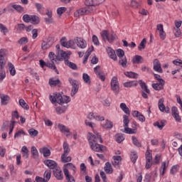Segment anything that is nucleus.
<instances>
[{
	"mask_svg": "<svg viewBox=\"0 0 182 182\" xmlns=\"http://www.w3.org/2000/svg\"><path fill=\"white\" fill-rule=\"evenodd\" d=\"M51 176H52V171L46 170L43 174V179L46 181V182H48L49 181V180H50Z\"/></svg>",
	"mask_w": 182,
	"mask_h": 182,
	"instance_id": "nucleus-34",
	"label": "nucleus"
},
{
	"mask_svg": "<svg viewBox=\"0 0 182 182\" xmlns=\"http://www.w3.org/2000/svg\"><path fill=\"white\" fill-rule=\"evenodd\" d=\"M85 5L87 6V9H89L91 12L95 11L93 6V0H86L85 1Z\"/></svg>",
	"mask_w": 182,
	"mask_h": 182,
	"instance_id": "nucleus-30",
	"label": "nucleus"
},
{
	"mask_svg": "<svg viewBox=\"0 0 182 182\" xmlns=\"http://www.w3.org/2000/svg\"><path fill=\"white\" fill-rule=\"evenodd\" d=\"M68 156V155H61L62 163H69V161H72V157Z\"/></svg>",
	"mask_w": 182,
	"mask_h": 182,
	"instance_id": "nucleus-47",
	"label": "nucleus"
},
{
	"mask_svg": "<svg viewBox=\"0 0 182 182\" xmlns=\"http://www.w3.org/2000/svg\"><path fill=\"white\" fill-rule=\"evenodd\" d=\"M45 166H47L48 168L50 170H55V168H57L58 166V163L53 160L50 159H46L43 161Z\"/></svg>",
	"mask_w": 182,
	"mask_h": 182,
	"instance_id": "nucleus-8",
	"label": "nucleus"
},
{
	"mask_svg": "<svg viewBox=\"0 0 182 182\" xmlns=\"http://www.w3.org/2000/svg\"><path fill=\"white\" fill-rule=\"evenodd\" d=\"M102 127L106 130H110L113 128V122L107 119L105 124L102 125Z\"/></svg>",
	"mask_w": 182,
	"mask_h": 182,
	"instance_id": "nucleus-36",
	"label": "nucleus"
},
{
	"mask_svg": "<svg viewBox=\"0 0 182 182\" xmlns=\"http://www.w3.org/2000/svg\"><path fill=\"white\" fill-rule=\"evenodd\" d=\"M30 22L33 25H39V23L41 22V18H39V17L38 16L32 15L31 20Z\"/></svg>",
	"mask_w": 182,
	"mask_h": 182,
	"instance_id": "nucleus-29",
	"label": "nucleus"
},
{
	"mask_svg": "<svg viewBox=\"0 0 182 182\" xmlns=\"http://www.w3.org/2000/svg\"><path fill=\"white\" fill-rule=\"evenodd\" d=\"M137 81H129L124 83V87H136L137 86Z\"/></svg>",
	"mask_w": 182,
	"mask_h": 182,
	"instance_id": "nucleus-35",
	"label": "nucleus"
},
{
	"mask_svg": "<svg viewBox=\"0 0 182 182\" xmlns=\"http://www.w3.org/2000/svg\"><path fill=\"white\" fill-rule=\"evenodd\" d=\"M92 12L87 7H82L79 9L74 13V16L75 18H79V16H83V15H89Z\"/></svg>",
	"mask_w": 182,
	"mask_h": 182,
	"instance_id": "nucleus-6",
	"label": "nucleus"
},
{
	"mask_svg": "<svg viewBox=\"0 0 182 182\" xmlns=\"http://www.w3.org/2000/svg\"><path fill=\"white\" fill-rule=\"evenodd\" d=\"M31 154L33 156V159H34L35 160H38V159H39V152L38 151L36 147H31Z\"/></svg>",
	"mask_w": 182,
	"mask_h": 182,
	"instance_id": "nucleus-26",
	"label": "nucleus"
},
{
	"mask_svg": "<svg viewBox=\"0 0 182 182\" xmlns=\"http://www.w3.org/2000/svg\"><path fill=\"white\" fill-rule=\"evenodd\" d=\"M93 46H91L90 48H88V50H87L85 56H84V60H83V63H86V62H87V60L89 59V56H90L92 52H93Z\"/></svg>",
	"mask_w": 182,
	"mask_h": 182,
	"instance_id": "nucleus-24",
	"label": "nucleus"
},
{
	"mask_svg": "<svg viewBox=\"0 0 182 182\" xmlns=\"http://www.w3.org/2000/svg\"><path fill=\"white\" fill-rule=\"evenodd\" d=\"M117 55L119 58V65H122V68H126L127 66V58L124 55V50L119 48L117 50Z\"/></svg>",
	"mask_w": 182,
	"mask_h": 182,
	"instance_id": "nucleus-2",
	"label": "nucleus"
},
{
	"mask_svg": "<svg viewBox=\"0 0 182 182\" xmlns=\"http://www.w3.org/2000/svg\"><path fill=\"white\" fill-rule=\"evenodd\" d=\"M159 109L161 112H164L166 110V106L164 105V98H161L159 100Z\"/></svg>",
	"mask_w": 182,
	"mask_h": 182,
	"instance_id": "nucleus-39",
	"label": "nucleus"
},
{
	"mask_svg": "<svg viewBox=\"0 0 182 182\" xmlns=\"http://www.w3.org/2000/svg\"><path fill=\"white\" fill-rule=\"evenodd\" d=\"M124 75L127 77H131L132 79H137V76H139L137 73L133 72H126L124 73Z\"/></svg>",
	"mask_w": 182,
	"mask_h": 182,
	"instance_id": "nucleus-42",
	"label": "nucleus"
},
{
	"mask_svg": "<svg viewBox=\"0 0 182 182\" xmlns=\"http://www.w3.org/2000/svg\"><path fill=\"white\" fill-rule=\"evenodd\" d=\"M178 168H180V166L178 165L173 166L170 171L171 174H176V173L178 171Z\"/></svg>",
	"mask_w": 182,
	"mask_h": 182,
	"instance_id": "nucleus-59",
	"label": "nucleus"
},
{
	"mask_svg": "<svg viewBox=\"0 0 182 182\" xmlns=\"http://www.w3.org/2000/svg\"><path fill=\"white\" fill-rule=\"evenodd\" d=\"M48 58L51 63H55V62H58V60H59L60 62H62V60H63L62 58L59 57V55H56L53 52L49 53Z\"/></svg>",
	"mask_w": 182,
	"mask_h": 182,
	"instance_id": "nucleus-12",
	"label": "nucleus"
},
{
	"mask_svg": "<svg viewBox=\"0 0 182 182\" xmlns=\"http://www.w3.org/2000/svg\"><path fill=\"white\" fill-rule=\"evenodd\" d=\"M178 112V109H177L176 107H172L171 108V113L173 117L176 120V122H181V118L180 117V115L177 113Z\"/></svg>",
	"mask_w": 182,
	"mask_h": 182,
	"instance_id": "nucleus-16",
	"label": "nucleus"
},
{
	"mask_svg": "<svg viewBox=\"0 0 182 182\" xmlns=\"http://www.w3.org/2000/svg\"><path fill=\"white\" fill-rule=\"evenodd\" d=\"M53 38L52 37H48L43 41L41 43V49L43 50H46V49H49L52 45H53Z\"/></svg>",
	"mask_w": 182,
	"mask_h": 182,
	"instance_id": "nucleus-5",
	"label": "nucleus"
},
{
	"mask_svg": "<svg viewBox=\"0 0 182 182\" xmlns=\"http://www.w3.org/2000/svg\"><path fill=\"white\" fill-rule=\"evenodd\" d=\"M167 167H168V164H167L166 161L162 162V164L160 168L161 176H163L164 174V173L166 172V170H167Z\"/></svg>",
	"mask_w": 182,
	"mask_h": 182,
	"instance_id": "nucleus-38",
	"label": "nucleus"
},
{
	"mask_svg": "<svg viewBox=\"0 0 182 182\" xmlns=\"http://www.w3.org/2000/svg\"><path fill=\"white\" fill-rule=\"evenodd\" d=\"M138 159V156L137 154L135 152L132 153L131 154V160L132 161V163L134 164L136 163V161H137Z\"/></svg>",
	"mask_w": 182,
	"mask_h": 182,
	"instance_id": "nucleus-64",
	"label": "nucleus"
},
{
	"mask_svg": "<svg viewBox=\"0 0 182 182\" xmlns=\"http://www.w3.org/2000/svg\"><path fill=\"white\" fill-rule=\"evenodd\" d=\"M123 123H124V129L129 127V124L130 123V119H129V116L124 114L123 115Z\"/></svg>",
	"mask_w": 182,
	"mask_h": 182,
	"instance_id": "nucleus-45",
	"label": "nucleus"
},
{
	"mask_svg": "<svg viewBox=\"0 0 182 182\" xmlns=\"http://www.w3.org/2000/svg\"><path fill=\"white\" fill-rule=\"evenodd\" d=\"M120 109H122V111H124V112L126 114H128V116H130V109H129V107H127V105H126V103H121Z\"/></svg>",
	"mask_w": 182,
	"mask_h": 182,
	"instance_id": "nucleus-37",
	"label": "nucleus"
},
{
	"mask_svg": "<svg viewBox=\"0 0 182 182\" xmlns=\"http://www.w3.org/2000/svg\"><path fill=\"white\" fill-rule=\"evenodd\" d=\"M60 58H62L63 59H64L65 60V63H66V60H69V55L68 53H66V52L61 50L60 51Z\"/></svg>",
	"mask_w": 182,
	"mask_h": 182,
	"instance_id": "nucleus-56",
	"label": "nucleus"
},
{
	"mask_svg": "<svg viewBox=\"0 0 182 182\" xmlns=\"http://www.w3.org/2000/svg\"><path fill=\"white\" fill-rule=\"evenodd\" d=\"M60 44L61 46H63V48H67L68 49H69V44L68 41H66V37H63L60 39Z\"/></svg>",
	"mask_w": 182,
	"mask_h": 182,
	"instance_id": "nucleus-49",
	"label": "nucleus"
},
{
	"mask_svg": "<svg viewBox=\"0 0 182 182\" xmlns=\"http://www.w3.org/2000/svg\"><path fill=\"white\" fill-rule=\"evenodd\" d=\"M115 140L117 143H122L124 140V135L123 134H117L115 135Z\"/></svg>",
	"mask_w": 182,
	"mask_h": 182,
	"instance_id": "nucleus-44",
	"label": "nucleus"
},
{
	"mask_svg": "<svg viewBox=\"0 0 182 182\" xmlns=\"http://www.w3.org/2000/svg\"><path fill=\"white\" fill-rule=\"evenodd\" d=\"M53 174L55 178L59 181L63 180V172H62V169L60 167L57 166L54 170H53Z\"/></svg>",
	"mask_w": 182,
	"mask_h": 182,
	"instance_id": "nucleus-7",
	"label": "nucleus"
},
{
	"mask_svg": "<svg viewBox=\"0 0 182 182\" xmlns=\"http://www.w3.org/2000/svg\"><path fill=\"white\" fill-rule=\"evenodd\" d=\"M28 134H30V136H31V137H36V136H38V134H39V132H38V130L31 128L30 129H28Z\"/></svg>",
	"mask_w": 182,
	"mask_h": 182,
	"instance_id": "nucleus-46",
	"label": "nucleus"
},
{
	"mask_svg": "<svg viewBox=\"0 0 182 182\" xmlns=\"http://www.w3.org/2000/svg\"><path fill=\"white\" fill-rule=\"evenodd\" d=\"M58 105H63V103H69V102H70V97L69 96H66V95H63L62 96V95L60 93H58Z\"/></svg>",
	"mask_w": 182,
	"mask_h": 182,
	"instance_id": "nucleus-9",
	"label": "nucleus"
},
{
	"mask_svg": "<svg viewBox=\"0 0 182 182\" xmlns=\"http://www.w3.org/2000/svg\"><path fill=\"white\" fill-rule=\"evenodd\" d=\"M88 141L90 146V149H92L93 151H97L98 153H104V151H106V146L98 144L103 143L102 136H100L99 133L95 132V134H93L89 132Z\"/></svg>",
	"mask_w": 182,
	"mask_h": 182,
	"instance_id": "nucleus-1",
	"label": "nucleus"
},
{
	"mask_svg": "<svg viewBox=\"0 0 182 182\" xmlns=\"http://www.w3.org/2000/svg\"><path fill=\"white\" fill-rule=\"evenodd\" d=\"M63 147L64 150L63 155H69V154L70 153V148L69 147V144L65 141L63 143Z\"/></svg>",
	"mask_w": 182,
	"mask_h": 182,
	"instance_id": "nucleus-25",
	"label": "nucleus"
},
{
	"mask_svg": "<svg viewBox=\"0 0 182 182\" xmlns=\"http://www.w3.org/2000/svg\"><path fill=\"white\" fill-rule=\"evenodd\" d=\"M46 67L50 68V69H53V70H55L56 73L59 75V71H58V69H56V65H55V63H47Z\"/></svg>",
	"mask_w": 182,
	"mask_h": 182,
	"instance_id": "nucleus-48",
	"label": "nucleus"
},
{
	"mask_svg": "<svg viewBox=\"0 0 182 182\" xmlns=\"http://www.w3.org/2000/svg\"><path fill=\"white\" fill-rule=\"evenodd\" d=\"M66 110H68V105L67 106H59L55 107V112L57 113V114H62L63 113H65V112H66Z\"/></svg>",
	"mask_w": 182,
	"mask_h": 182,
	"instance_id": "nucleus-23",
	"label": "nucleus"
},
{
	"mask_svg": "<svg viewBox=\"0 0 182 182\" xmlns=\"http://www.w3.org/2000/svg\"><path fill=\"white\" fill-rule=\"evenodd\" d=\"M113 159L114 160V163L113 164V166H119V164H120V162L122 161V156H113Z\"/></svg>",
	"mask_w": 182,
	"mask_h": 182,
	"instance_id": "nucleus-52",
	"label": "nucleus"
},
{
	"mask_svg": "<svg viewBox=\"0 0 182 182\" xmlns=\"http://www.w3.org/2000/svg\"><path fill=\"white\" fill-rule=\"evenodd\" d=\"M154 70L155 72H158L159 73H163V69H161V64H160V61L159 60L155 59L154 60Z\"/></svg>",
	"mask_w": 182,
	"mask_h": 182,
	"instance_id": "nucleus-14",
	"label": "nucleus"
},
{
	"mask_svg": "<svg viewBox=\"0 0 182 182\" xmlns=\"http://www.w3.org/2000/svg\"><path fill=\"white\" fill-rule=\"evenodd\" d=\"M166 120L165 119H162L161 120V122H156L155 123H154V126L155 127H158V129H159V130H163V127H164V126H166Z\"/></svg>",
	"mask_w": 182,
	"mask_h": 182,
	"instance_id": "nucleus-21",
	"label": "nucleus"
},
{
	"mask_svg": "<svg viewBox=\"0 0 182 182\" xmlns=\"http://www.w3.org/2000/svg\"><path fill=\"white\" fill-rule=\"evenodd\" d=\"M8 66H9V70L11 76H15L16 73V70H15V66H14V64H12L11 63H9Z\"/></svg>",
	"mask_w": 182,
	"mask_h": 182,
	"instance_id": "nucleus-41",
	"label": "nucleus"
},
{
	"mask_svg": "<svg viewBox=\"0 0 182 182\" xmlns=\"http://www.w3.org/2000/svg\"><path fill=\"white\" fill-rule=\"evenodd\" d=\"M65 65L68 66V68H70V69H73V70H77V65L75 63L69 61V60H65Z\"/></svg>",
	"mask_w": 182,
	"mask_h": 182,
	"instance_id": "nucleus-27",
	"label": "nucleus"
},
{
	"mask_svg": "<svg viewBox=\"0 0 182 182\" xmlns=\"http://www.w3.org/2000/svg\"><path fill=\"white\" fill-rule=\"evenodd\" d=\"M132 143L134 146H136V147H141V144L137 138L136 136H132Z\"/></svg>",
	"mask_w": 182,
	"mask_h": 182,
	"instance_id": "nucleus-54",
	"label": "nucleus"
},
{
	"mask_svg": "<svg viewBox=\"0 0 182 182\" xmlns=\"http://www.w3.org/2000/svg\"><path fill=\"white\" fill-rule=\"evenodd\" d=\"M0 98H1V103L2 105H8L9 102V96L5 95L4 94L0 95Z\"/></svg>",
	"mask_w": 182,
	"mask_h": 182,
	"instance_id": "nucleus-20",
	"label": "nucleus"
},
{
	"mask_svg": "<svg viewBox=\"0 0 182 182\" xmlns=\"http://www.w3.org/2000/svg\"><path fill=\"white\" fill-rule=\"evenodd\" d=\"M39 151L43 154V157H49L50 156V149H48V147L41 148Z\"/></svg>",
	"mask_w": 182,
	"mask_h": 182,
	"instance_id": "nucleus-18",
	"label": "nucleus"
},
{
	"mask_svg": "<svg viewBox=\"0 0 182 182\" xmlns=\"http://www.w3.org/2000/svg\"><path fill=\"white\" fill-rule=\"evenodd\" d=\"M111 88L115 95H119L120 87H119V81H117V77H113L111 80Z\"/></svg>",
	"mask_w": 182,
	"mask_h": 182,
	"instance_id": "nucleus-4",
	"label": "nucleus"
},
{
	"mask_svg": "<svg viewBox=\"0 0 182 182\" xmlns=\"http://www.w3.org/2000/svg\"><path fill=\"white\" fill-rule=\"evenodd\" d=\"M139 85L142 89V90H144V92H146V93H148L149 95L150 93V90H149V88L147 87V85H146V82H144L143 80H140L139 81Z\"/></svg>",
	"mask_w": 182,
	"mask_h": 182,
	"instance_id": "nucleus-31",
	"label": "nucleus"
},
{
	"mask_svg": "<svg viewBox=\"0 0 182 182\" xmlns=\"http://www.w3.org/2000/svg\"><path fill=\"white\" fill-rule=\"evenodd\" d=\"M48 85H50L51 87H55V86L60 87L62 82H60V80H59V78L56 79L55 77H51L49 79Z\"/></svg>",
	"mask_w": 182,
	"mask_h": 182,
	"instance_id": "nucleus-11",
	"label": "nucleus"
},
{
	"mask_svg": "<svg viewBox=\"0 0 182 182\" xmlns=\"http://www.w3.org/2000/svg\"><path fill=\"white\" fill-rule=\"evenodd\" d=\"M69 82L71 86H73L71 97H73L79 90V82L76 80H73V78H69Z\"/></svg>",
	"mask_w": 182,
	"mask_h": 182,
	"instance_id": "nucleus-3",
	"label": "nucleus"
},
{
	"mask_svg": "<svg viewBox=\"0 0 182 182\" xmlns=\"http://www.w3.org/2000/svg\"><path fill=\"white\" fill-rule=\"evenodd\" d=\"M82 79L85 83H87V85H90V76H89V75L86 73H83Z\"/></svg>",
	"mask_w": 182,
	"mask_h": 182,
	"instance_id": "nucleus-51",
	"label": "nucleus"
},
{
	"mask_svg": "<svg viewBox=\"0 0 182 182\" xmlns=\"http://www.w3.org/2000/svg\"><path fill=\"white\" fill-rule=\"evenodd\" d=\"M143 62H144V59L143 58V57L139 55L134 56L132 59V63H134V65H136V63L137 65H140V63H143Z\"/></svg>",
	"mask_w": 182,
	"mask_h": 182,
	"instance_id": "nucleus-17",
	"label": "nucleus"
},
{
	"mask_svg": "<svg viewBox=\"0 0 182 182\" xmlns=\"http://www.w3.org/2000/svg\"><path fill=\"white\" fill-rule=\"evenodd\" d=\"M105 171L107 174H112L113 173V169L112 168V164L109 162H107L105 166Z\"/></svg>",
	"mask_w": 182,
	"mask_h": 182,
	"instance_id": "nucleus-32",
	"label": "nucleus"
},
{
	"mask_svg": "<svg viewBox=\"0 0 182 182\" xmlns=\"http://www.w3.org/2000/svg\"><path fill=\"white\" fill-rule=\"evenodd\" d=\"M152 87L154 89V90H163L164 89L163 85H159V83L152 84Z\"/></svg>",
	"mask_w": 182,
	"mask_h": 182,
	"instance_id": "nucleus-62",
	"label": "nucleus"
},
{
	"mask_svg": "<svg viewBox=\"0 0 182 182\" xmlns=\"http://www.w3.org/2000/svg\"><path fill=\"white\" fill-rule=\"evenodd\" d=\"M28 42V38L26 37H22L18 41V45H26Z\"/></svg>",
	"mask_w": 182,
	"mask_h": 182,
	"instance_id": "nucleus-57",
	"label": "nucleus"
},
{
	"mask_svg": "<svg viewBox=\"0 0 182 182\" xmlns=\"http://www.w3.org/2000/svg\"><path fill=\"white\" fill-rule=\"evenodd\" d=\"M5 65H6V63H5V58L4 57H0V70H4Z\"/></svg>",
	"mask_w": 182,
	"mask_h": 182,
	"instance_id": "nucleus-61",
	"label": "nucleus"
},
{
	"mask_svg": "<svg viewBox=\"0 0 182 182\" xmlns=\"http://www.w3.org/2000/svg\"><path fill=\"white\" fill-rule=\"evenodd\" d=\"M75 42L77 46H78V48H80V49H85V48L87 46V43H86V41H85L82 38L77 37L76 39H75Z\"/></svg>",
	"mask_w": 182,
	"mask_h": 182,
	"instance_id": "nucleus-10",
	"label": "nucleus"
},
{
	"mask_svg": "<svg viewBox=\"0 0 182 182\" xmlns=\"http://www.w3.org/2000/svg\"><path fill=\"white\" fill-rule=\"evenodd\" d=\"M18 103L23 109H24L25 110H29V105H28V104H26V102H25V100L20 99L18 101Z\"/></svg>",
	"mask_w": 182,
	"mask_h": 182,
	"instance_id": "nucleus-40",
	"label": "nucleus"
},
{
	"mask_svg": "<svg viewBox=\"0 0 182 182\" xmlns=\"http://www.w3.org/2000/svg\"><path fill=\"white\" fill-rule=\"evenodd\" d=\"M87 119H90V120H93V119H95V120H100V122H103L105 120V117H100V116H95V114L90 113L87 116Z\"/></svg>",
	"mask_w": 182,
	"mask_h": 182,
	"instance_id": "nucleus-22",
	"label": "nucleus"
},
{
	"mask_svg": "<svg viewBox=\"0 0 182 182\" xmlns=\"http://www.w3.org/2000/svg\"><path fill=\"white\" fill-rule=\"evenodd\" d=\"M22 134L23 136H26V132L23 131V129L18 130L15 134H14V139H16V137H21Z\"/></svg>",
	"mask_w": 182,
	"mask_h": 182,
	"instance_id": "nucleus-53",
	"label": "nucleus"
},
{
	"mask_svg": "<svg viewBox=\"0 0 182 182\" xmlns=\"http://www.w3.org/2000/svg\"><path fill=\"white\" fill-rule=\"evenodd\" d=\"M146 43H147L146 38H143V40L141 41L139 47H138L139 50H143V49H145Z\"/></svg>",
	"mask_w": 182,
	"mask_h": 182,
	"instance_id": "nucleus-50",
	"label": "nucleus"
},
{
	"mask_svg": "<svg viewBox=\"0 0 182 182\" xmlns=\"http://www.w3.org/2000/svg\"><path fill=\"white\" fill-rule=\"evenodd\" d=\"M58 127L61 133H63L64 134H66V133L70 134V130L66 126L62 124H58Z\"/></svg>",
	"mask_w": 182,
	"mask_h": 182,
	"instance_id": "nucleus-19",
	"label": "nucleus"
},
{
	"mask_svg": "<svg viewBox=\"0 0 182 182\" xmlns=\"http://www.w3.org/2000/svg\"><path fill=\"white\" fill-rule=\"evenodd\" d=\"M68 11V9L66 7H60L57 9V14L58 15H62L65 14Z\"/></svg>",
	"mask_w": 182,
	"mask_h": 182,
	"instance_id": "nucleus-60",
	"label": "nucleus"
},
{
	"mask_svg": "<svg viewBox=\"0 0 182 182\" xmlns=\"http://www.w3.org/2000/svg\"><path fill=\"white\" fill-rule=\"evenodd\" d=\"M58 92H55L53 93V95L49 96V99L53 105L56 102L58 103L59 98L58 97Z\"/></svg>",
	"mask_w": 182,
	"mask_h": 182,
	"instance_id": "nucleus-33",
	"label": "nucleus"
},
{
	"mask_svg": "<svg viewBox=\"0 0 182 182\" xmlns=\"http://www.w3.org/2000/svg\"><path fill=\"white\" fill-rule=\"evenodd\" d=\"M12 8H14V9H15L16 11H17V12H23V7H22L20 5H16L14 4L12 6Z\"/></svg>",
	"mask_w": 182,
	"mask_h": 182,
	"instance_id": "nucleus-63",
	"label": "nucleus"
},
{
	"mask_svg": "<svg viewBox=\"0 0 182 182\" xmlns=\"http://www.w3.org/2000/svg\"><path fill=\"white\" fill-rule=\"evenodd\" d=\"M32 18V16H30L29 14H24L23 16V21L26 22V23H29L31 22Z\"/></svg>",
	"mask_w": 182,
	"mask_h": 182,
	"instance_id": "nucleus-58",
	"label": "nucleus"
},
{
	"mask_svg": "<svg viewBox=\"0 0 182 182\" xmlns=\"http://www.w3.org/2000/svg\"><path fill=\"white\" fill-rule=\"evenodd\" d=\"M101 36H102L103 41H105V42H106V41H108L109 33H107V31L104 30L101 33Z\"/></svg>",
	"mask_w": 182,
	"mask_h": 182,
	"instance_id": "nucleus-55",
	"label": "nucleus"
},
{
	"mask_svg": "<svg viewBox=\"0 0 182 182\" xmlns=\"http://www.w3.org/2000/svg\"><path fill=\"white\" fill-rule=\"evenodd\" d=\"M63 168H67V170H68V168H69L70 170H72L73 174H75V173H76V166L72 163H68V164H65Z\"/></svg>",
	"mask_w": 182,
	"mask_h": 182,
	"instance_id": "nucleus-28",
	"label": "nucleus"
},
{
	"mask_svg": "<svg viewBox=\"0 0 182 182\" xmlns=\"http://www.w3.org/2000/svg\"><path fill=\"white\" fill-rule=\"evenodd\" d=\"M63 173L65 177L66 182H76L73 176L70 175L68 168H63Z\"/></svg>",
	"mask_w": 182,
	"mask_h": 182,
	"instance_id": "nucleus-13",
	"label": "nucleus"
},
{
	"mask_svg": "<svg viewBox=\"0 0 182 182\" xmlns=\"http://www.w3.org/2000/svg\"><path fill=\"white\" fill-rule=\"evenodd\" d=\"M123 133H126L127 134H134L136 133V131L134 129H132V128H129V127H126L124 130H122Z\"/></svg>",
	"mask_w": 182,
	"mask_h": 182,
	"instance_id": "nucleus-43",
	"label": "nucleus"
},
{
	"mask_svg": "<svg viewBox=\"0 0 182 182\" xmlns=\"http://www.w3.org/2000/svg\"><path fill=\"white\" fill-rule=\"evenodd\" d=\"M107 52L110 59H112L113 60H117V55H116V52L114 50L110 47H108L107 48Z\"/></svg>",
	"mask_w": 182,
	"mask_h": 182,
	"instance_id": "nucleus-15",
	"label": "nucleus"
}]
</instances>
